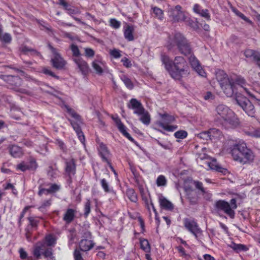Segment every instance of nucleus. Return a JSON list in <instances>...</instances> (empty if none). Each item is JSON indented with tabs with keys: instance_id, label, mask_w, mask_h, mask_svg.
Masks as SVG:
<instances>
[{
	"instance_id": "nucleus-1",
	"label": "nucleus",
	"mask_w": 260,
	"mask_h": 260,
	"mask_svg": "<svg viewBox=\"0 0 260 260\" xmlns=\"http://www.w3.org/2000/svg\"><path fill=\"white\" fill-rule=\"evenodd\" d=\"M216 78L224 93L228 97L232 96L236 92V85H239L243 89L245 93L252 98L255 96L246 84L245 79L241 76H230L222 70H218L216 72Z\"/></svg>"
},
{
	"instance_id": "nucleus-2",
	"label": "nucleus",
	"mask_w": 260,
	"mask_h": 260,
	"mask_svg": "<svg viewBox=\"0 0 260 260\" xmlns=\"http://www.w3.org/2000/svg\"><path fill=\"white\" fill-rule=\"evenodd\" d=\"M228 151L233 159L241 164H250L253 162L255 155L242 140L230 139L227 141Z\"/></svg>"
},
{
	"instance_id": "nucleus-3",
	"label": "nucleus",
	"mask_w": 260,
	"mask_h": 260,
	"mask_svg": "<svg viewBox=\"0 0 260 260\" xmlns=\"http://www.w3.org/2000/svg\"><path fill=\"white\" fill-rule=\"evenodd\" d=\"M214 120L226 128H235L239 123L235 113L223 104L219 105L216 108Z\"/></svg>"
},
{
	"instance_id": "nucleus-4",
	"label": "nucleus",
	"mask_w": 260,
	"mask_h": 260,
	"mask_svg": "<svg viewBox=\"0 0 260 260\" xmlns=\"http://www.w3.org/2000/svg\"><path fill=\"white\" fill-rule=\"evenodd\" d=\"M176 46L181 53L187 55L190 54L191 49L189 43L184 36L180 32H175L168 38L166 46L170 50Z\"/></svg>"
},
{
	"instance_id": "nucleus-5",
	"label": "nucleus",
	"mask_w": 260,
	"mask_h": 260,
	"mask_svg": "<svg viewBox=\"0 0 260 260\" xmlns=\"http://www.w3.org/2000/svg\"><path fill=\"white\" fill-rule=\"evenodd\" d=\"M190 74L188 64L182 56H176L172 62L170 75L175 80L180 81L187 77Z\"/></svg>"
},
{
	"instance_id": "nucleus-6",
	"label": "nucleus",
	"mask_w": 260,
	"mask_h": 260,
	"mask_svg": "<svg viewBox=\"0 0 260 260\" xmlns=\"http://www.w3.org/2000/svg\"><path fill=\"white\" fill-rule=\"evenodd\" d=\"M131 109L134 114L139 117V119L143 124L147 126L150 123L151 115L140 101L136 99H131Z\"/></svg>"
},
{
	"instance_id": "nucleus-7",
	"label": "nucleus",
	"mask_w": 260,
	"mask_h": 260,
	"mask_svg": "<svg viewBox=\"0 0 260 260\" xmlns=\"http://www.w3.org/2000/svg\"><path fill=\"white\" fill-rule=\"evenodd\" d=\"M215 207L217 210L223 211L230 218L233 219L235 217L234 210L237 207L236 199H231L230 203L219 200L216 203Z\"/></svg>"
},
{
	"instance_id": "nucleus-8",
	"label": "nucleus",
	"mask_w": 260,
	"mask_h": 260,
	"mask_svg": "<svg viewBox=\"0 0 260 260\" xmlns=\"http://www.w3.org/2000/svg\"><path fill=\"white\" fill-rule=\"evenodd\" d=\"M185 228L191 233L197 240H199L202 235V230L197 221L192 218H185L183 219Z\"/></svg>"
},
{
	"instance_id": "nucleus-9",
	"label": "nucleus",
	"mask_w": 260,
	"mask_h": 260,
	"mask_svg": "<svg viewBox=\"0 0 260 260\" xmlns=\"http://www.w3.org/2000/svg\"><path fill=\"white\" fill-rule=\"evenodd\" d=\"M159 115L161 120L157 121L156 122V125L168 132H173L177 128V126L170 124L175 120L174 116L166 113L160 114Z\"/></svg>"
},
{
	"instance_id": "nucleus-10",
	"label": "nucleus",
	"mask_w": 260,
	"mask_h": 260,
	"mask_svg": "<svg viewBox=\"0 0 260 260\" xmlns=\"http://www.w3.org/2000/svg\"><path fill=\"white\" fill-rule=\"evenodd\" d=\"M236 101L248 116L254 117V106L248 99L239 94L236 95Z\"/></svg>"
},
{
	"instance_id": "nucleus-11",
	"label": "nucleus",
	"mask_w": 260,
	"mask_h": 260,
	"mask_svg": "<svg viewBox=\"0 0 260 260\" xmlns=\"http://www.w3.org/2000/svg\"><path fill=\"white\" fill-rule=\"evenodd\" d=\"M48 48L53 54V57L51 59L52 66L56 69L61 70L64 68L66 64V61L57 52L56 48L51 45H48Z\"/></svg>"
},
{
	"instance_id": "nucleus-12",
	"label": "nucleus",
	"mask_w": 260,
	"mask_h": 260,
	"mask_svg": "<svg viewBox=\"0 0 260 260\" xmlns=\"http://www.w3.org/2000/svg\"><path fill=\"white\" fill-rule=\"evenodd\" d=\"M168 13L170 19L173 23L183 21L186 19L184 12L181 10V7L179 5L175 6L174 8H171Z\"/></svg>"
},
{
	"instance_id": "nucleus-13",
	"label": "nucleus",
	"mask_w": 260,
	"mask_h": 260,
	"mask_svg": "<svg viewBox=\"0 0 260 260\" xmlns=\"http://www.w3.org/2000/svg\"><path fill=\"white\" fill-rule=\"evenodd\" d=\"M68 120L70 121L73 128L75 131L80 141L83 144L85 145V138L81 128V125L83 123L81 117L80 118V119L79 120L75 119V120H74L71 119H68Z\"/></svg>"
},
{
	"instance_id": "nucleus-14",
	"label": "nucleus",
	"mask_w": 260,
	"mask_h": 260,
	"mask_svg": "<svg viewBox=\"0 0 260 260\" xmlns=\"http://www.w3.org/2000/svg\"><path fill=\"white\" fill-rule=\"evenodd\" d=\"M76 160L73 158L64 159V171L68 178L71 179L76 173Z\"/></svg>"
},
{
	"instance_id": "nucleus-15",
	"label": "nucleus",
	"mask_w": 260,
	"mask_h": 260,
	"mask_svg": "<svg viewBox=\"0 0 260 260\" xmlns=\"http://www.w3.org/2000/svg\"><path fill=\"white\" fill-rule=\"evenodd\" d=\"M189 62L192 68L199 74V75L205 77L206 73L201 67L199 61L193 55H191L189 58Z\"/></svg>"
},
{
	"instance_id": "nucleus-16",
	"label": "nucleus",
	"mask_w": 260,
	"mask_h": 260,
	"mask_svg": "<svg viewBox=\"0 0 260 260\" xmlns=\"http://www.w3.org/2000/svg\"><path fill=\"white\" fill-rule=\"evenodd\" d=\"M77 213V210L76 208H68L63 214L62 220L64 221L66 224H69L72 222L76 218Z\"/></svg>"
},
{
	"instance_id": "nucleus-17",
	"label": "nucleus",
	"mask_w": 260,
	"mask_h": 260,
	"mask_svg": "<svg viewBox=\"0 0 260 260\" xmlns=\"http://www.w3.org/2000/svg\"><path fill=\"white\" fill-rule=\"evenodd\" d=\"M112 119L114 121L119 131L126 138L130 140V134L126 131V126L121 122L119 117L116 115H112Z\"/></svg>"
},
{
	"instance_id": "nucleus-18",
	"label": "nucleus",
	"mask_w": 260,
	"mask_h": 260,
	"mask_svg": "<svg viewBox=\"0 0 260 260\" xmlns=\"http://www.w3.org/2000/svg\"><path fill=\"white\" fill-rule=\"evenodd\" d=\"M96 142L99 143L98 151L102 160L104 162L109 160V157L110 155L109 151L106 145L103 142H100L98 139H96Z\"/></svg>"
},
{
	"instance_id": "nucleus-19",
	"label": "nucleus",
	"mask_w": 260,
	"mask_h": 260,
	"mask_svg": "<svg viewBox=\"0 0 260 260\" xmlns=\"http://www.w3.org/2000/svg\"><path fill=\"white\" fill-rule=\"evenodd\" d=\"M8 149L11 156L14 158H20L24 154L22 148L17 145H9Z\"/></svg>"
},
{
	"instance_id": "nucleus-20",
	"label": "nucleus",
	"mask_w": 260,
	"mask_h": 260,
	"mask_svg": "<svg viewBox=\"0 0 260 260\" xmlns=\"http://www.w3.org/2000/svg\"><path fill=\"white\" fill-rule=\"evenodd\" d=\"M74 61L83 75L85 76L88 74L89 68L86 61L80 57L75 58Z\"/></svg>"
},
{
	"instance_id": "nucleus-21",
	"label": "nucleus",
	"mask_w": 260,
	"mask_h": 260,
	"mask_svg": "<svg viewBox=\"0 0 260 260\" xmlns=\"http://www.w3.org/2000/svg\"><path fill=\"white\" fill-rule=\"evenodd\" d=\"M57 4L62 6L64 9L67 11V13L71 16L79 13L78 9H75L74 7L70 6L65 0H58Z\"/></svg>"
},
{
	"instance_id": "nucleus-22",
	"label": "nucleus",
	"mask_w": 260,
	"mask_h": 260,
	"mask_svg": "<svg viewBox=\"0 0 260 260\" xmlns=\"http://www.w3.org/2000/svg\"><path fill=\"white\" fill-rule=\"evenodd\" d=\"M221 132L219 130L216 128H211L208 132H204L200 134L201 137L210 140L218 137L220 135Z\"/></svg>"
},
{
	"instance_id": "nucleus-23",
	"label": "nucleus",
	"mask_w": 260,
	"mask_h": 260,
	"mask_svg": "<svg viewBox=\"0 0 260 260\" xmlns=\"http://www.w3.org/2000/svg\"><path fill=\"white\" fill-rule=\"evenodd\" d=\"M193 11L194 13L199 14L202 17H204L207 20H210V14L207 9H202L201 6L198 4H195L193 8Z\"/></svg>"
},
{
	"instance_id": "nucleus-24",
	"label": "nucleus",
	"mask_w": 260,
	"mask_h": 260,
	"mask_svg": "<svg viewBox=\"0 0 260 260\" xmlns=\"http://www.w3.org/2000/svg\"><path fill=\"white\" fill-rule=\"evenodd\" d=\"M94 245L92 240L82 239L79 243V247L81 251H87L91 249Z\"/></svg>"
},
{
	"instance_id": "nucleus-25",
	"label": "nucleus",
	"mask_w": 260,
	"mask_h": 260,
	"mask_svg": "<svg viewBox=\"0 0 260 260\" xmlns=\"http://www.w3.org/2000/svg\"><path fill=\"white\" fill-rule=\"evenodd\" d=\"M159 203L160 207L165 210L172 211L174 209L173 204L162 196L159 198Z\"/></svg>"
},
{
	"instance_id": "nucleus-26",
	"label": "nucleus",
	"mask_w": 260,
	"mask_h": 260,
	"mask_svg": "<svg viewBox=\"0 0 260 260\" xmlns=\"http://www.w3.org/2000/svg\"><path fill=\"white\" fill-rule=\"evenodd\" d=\"M228 247L232 248L235 252L238 253L241 251H246L249 248L245 245L242 244H236L233 242L228 245Z\"/></svg>"
},
{
	"instance_id": "nucleus-27",
	"label": "nucleus",
	"mask_w": 260,
	"mask_h": 260,
	"mask_svg": "<svg viewBox=\"0 0 260 260\" xmlns=\"http://www.w3.org/2000/svg\"><path fill=\"white\" fill-rule=\"evenodd\" d=\"M207 166L212 170H216L219 172L224 173L226 170L220 167L215 159H213L211 161L207 162Z\"/></svg>"
},
{
	"instance_id": "nucleus-28",
	"label": "nucleus",
	"mask_w": 260,
	"mask_h": 260,
	"mask_svg": "<svg viewBox=\"0 0 260 260\" xmlns=\"http://www.w3.org/2000/svg\"><path fill=\"white\" fill-rule=\"evenodd\" d=\"M161 60L162 64L165 66V69L170 73L172 68V61L170 60L169 57L165 54H161Z\"/></svg>"
},
{
	"instance_id": "nucleus-29",
	"label": "nucleus",
	"mask_w": 260,
	"mask_h": 260,
	"mask_svg": "<svg viewBox=\"0 0 260 260\" xmlns=\"http://www.w3.org/2000/svg\"><path fill=\"white\" fill-rule=\"evenodd\" d=\"M5 80H7L9 84L17 86L21 83V79L18 76H7L5 77Z\"/></svg>"
},
{
	"instance_id": "nucleus-30",
	"label": "nucleus",
	"mask_w": 260,
	"mask_h": 260,
	"mask_svg": "<svg viewBox=\"0 0 260 260\" xmlns=\"http://www.w3.org/2000/svg\"><path fill=\"white\" fill-rule=\"evenodd\" d=\"M131 218H133L137 221L138 225L140 228V233H143L145 231L144 222L142 217L138 213H136L135 215H131Z\"/></svg>"
},
{
	"instance_id": "nucleus-31",
	"label": "nucleus",
	"mask_w": 260,
	"mask_h": 260,
	"mask_svg": "<svg viewBox=\"0 0 260 260\" xmlns=\"http://www.w3.org/2000/svg\"><path fill=\"white\" fill-rule=\"evenodd\" d=\"M47 176L50 180H53L58 176V170L52 166H49L47 171Z\"/></svg>"
},
{
	"instance_id": "nucleus-32",
	"label": "nucleus",
	"mask_w": 260,
	"mask_h": 260,
	"mask_svg": "<svg viewBox=\"0 0 260 260\" xmlns=\"http://www.w3.org/2000/svg\"><path fill=\"white\" fill-rule=\"evenodd\" d=\"M42 254L46 260H56V257L53 254V250L51 248H46Z\"/></svg>"
},
{
	"instance_id": "nucleus-33",
	"label": "nucleus",
	"mask_w": 260,
	"mask_h": 260,
	"mask_svg": "<svg viewBox=\"0 0 260 260\" xmlns=\"http://www.w3.org/2000/svg\"><path fill=\"white\" fill-rule=\"evenodd\" d=\"M91 202L90 199H86V202L84 205V216L87 218L91 212Z\"/></svg>"
},
{
	"instance_id": "nucleus-34",
	"label": "nucleus",
	"mask_w": 260,
	"mask_h": 260,
	"mask_svg": "<svg viewBox=\"0 0 260 260\" xmlns=\"http://www.w3.org/2000/svg\"><path fill=\"white\" fill-rule=\"evenodd\" d=\"M102 62L99 60H95L92 63V67L99 75H101L103 73V70L102 67Z\"/></svg>"
},
{
	"instance_id": "nucleus-35",
	"label": "nucleus",
	"mask_w": 260,
	"mask_h": 260,
	"mask_svg": "<svg viewBox=\"0 0 260 260\" xmlns=\"http://www.w3.org/2000/svg\"><path fill=\"white\" fill-rule=\"evenodd\" d=\"M43 245L41 243H38L34 247L33 251V254L34 256L38 259L40 257L41 254H42V250Z\"/></svg>"
},
{
	"instance_id": "nucleus-36",
	"label": "nucleus",
	"mask_w": 260,
	"mask_h": 260,
	"mask_svg": "<svg viewBox=\"0 0 260 260\" xmlns=\"http://www.w3.org/2000/svg\"><path fill=\"white\" fill-rule=\"evenodd\" d=\"M40 218H41L38 217H29L27 218L29 222V225L31 226V228H35V229H37L38 224L40 222Z\"/></svg>"
},
{
	"instance_id": "nucleus-37",
	"label": "nucleus",
	"mask_w": 260,
	"mask_h": 260,
	"mask_svg": "<svg viewBox=\"0 0 260 260\" xmlns=\"http://www.w3.org/2000/svg\"><path fill=\"white\" fill-rule=\"evenodd\" d=\"M232 11L237 16L239 17L246 22L248 23L251 25L253 24V22H252V21H251L249 18L246 17L243 14L240 12L237 9L233 8Z\"/></svg>"
},
{
	"instance_id": "nucleus-38",
	"label": "nucleus",
	"mask_w": 260,
	"mask_h": 260,
	"mask_svg": "<svg viewBox=\"0 0 260 260\" xmlns=\"http://www.w3.org/2000/svg\"><path fill=\"white\" fill-rule=\"evenodd\" d=\"M141 248L146 252H150V246L148 241L146 239L140 240Z\"/></svg>"
},
{
	"instance_id": "nucleus-39",
	"label": "nucleus",
	"mask_w": 260,
	"mask_h": 260,
	"mask_svg": "<svg viewBox=\"0 0 260 260\" xmlns=\"http://www.w3.org/2000/svg\"><path fill=\"white\" fill-rule=\"evenodd\" d=\"M167 180L165 176L162 175H159L156 180V183L157 186H165L167 185Z\"/></svg>"
},
{
	"instance_id": "nucleus-40",
	"label": "nucleus",
	"mask_w": 260,
	"mask_h": 260,
	"mask_svg": "<svg viewBox=\"0 0 260 260\" xmlns=\"http://www.w3.org/2000/svg\"><path fill=\"white\" fill-rule=\"evenodd\" d=\"M154 16L159 20H162L164 17V13L160 8L154 7L152 8Z\"/></svg>"
},
{
	"instance_id": "nucleus-41",
	"label": "nucleus",
	"mask_w": 260,
	"mask_h": 260,
	"mask_svg": "<svg viewBox=\"0 0 260 260\" xmlns=\"http://www.w3.org/2000/svg\"><path fill=\"white\" fill-rule=\"evenodd\" d=\"M65 107L67 112L75 119H80L81 116L73 109L71 108L69 106L66 105Z\"/></svg>"
},
{
	"instance_id": "nucleus-42",
	"label": "nucleus",
	"mask_w": 260,
	"mask_h": 260,
	"mask_svg": "<svg viewBox=\"0 0 260 260\" xmlns=\"http://www.w3.org/2000/svg\"><path fill=\"white\" fill-rule=\"evenodd\" d=\"M109 25L114 29H118L120 27L121 22L115 18H111L109 20Z\"/></svg>"
},
{
	"instance_id": "nucleus-43",
	"label": "nucleus",
	"mask_w": 260,
	"mask_h": 260,
	"mask_svg": "<svg viewBox=\"0 0 260 260\" xmlns=\"http://www.w3.org/2000/svg\"><path fill=\"white\" fill-rule=\"evenodd\" d=\"M31 207L30 206H25L23 210L22 211L21 213H20V215L19 217L18 221V226H21L22 225V219L24 217L26 212L28 210V209Z\"/></svg>"
},
{
	"instance_id": "nucleus-44",
	"label": "nucleus",
	"mask_w": 260,
	"mask_h": 260,
	"mask_svg": "<svg viewBox=\"0 0 260 260\" xmlns=\"http://www.w3.org/2000/svg\"><path fill=\"white\" fill-rule=\"evenodd\" d=\"M60 185L56 183H53L50 184V186L48 189L50 194H52L58 191L60 189Z\"/></svg>"
},
{
	"instance_id": "nucleus-45",
	"label": "nucleus",
	"mask_w": 260,
	"mask_h": 260,
	"mask_svg": "<svg viewBox=\"0 0 260 260\" xmlns=\"http://www.w3.org/2000/svg\"><path fill=\"white\" fill-rule=\"evenodd\" d=\"M0 40L5 43H10L12 41V37L8 33L3 34L0 36Z\"/></svg>"
},
{
	"instance_id": "nucleus-46",
	"label": "nucleus",
	"mask_w": 260,
	"mask_h": 260,
	"mask_svg": "<svg viewBox=\"0 0 260 260\" xmlns=\"http://www.w3.org/2000/svg\"><path fill=\"white\" fill-rule=\"evenodd\" d=\"M27 164L28 170H35L38 167V164L34 158H31Z\"/></svg>"
},
{
	"instance_id": "nucleus-47",
	"label": "nucleus",
	"mask_w": 260,
	"mask_h": 260,
	"mask_svg": "<svg viewBox=\"0 0 260 260\" xmlns=\"http://www.w3.org/2000/svg\"><path fill=\"white\" fill-rule=\"evenodd\" d=\"M245 134L255 138L260 137V130L259 129H254L253 131H245Z\"/></svg>"
},
{
	"instance_id": "nucleus-48",
	"label": "nucleus",
	"mask_w": 260,
	"mask_h": 260,
	"mask_svg": "<svg viewBox=\"0 0 260 260\" xmlns=\"http://www.w3.org/2000/svg\"><path fill=\"white\" fill-rule=\"evenodd\" d=\"M70 49L72 51L73 55L75 57H79L80 55V51L76 45L72 44Z\"/></svg>"
},
{
	"instance_id": "nucleus-49",
	"label": "nucleus",
	"mask_w": 260,
	"mask_h": 260,
	"mask_svg": "<svg viewBox=\"0 0 260 260\" xmlns=\"http://www.w3.org/2000/svg\"><path fill=\"white\" fill-rule=\"evenodd\" d=\"M187 136V133L185 131H178L175 133L174 136L178 139H184Z\"/></svg>"
},
{
	"instance_id": "nucleus-50",
	"label": "nucleus",
	"mask_w": 260,
	"mask_h": 260,
	"mask_svg": "<svg viewBox=\"0 0 260 260\" xmlns=\"http://www.w3.org/2000/svg\"><path fill=\"white\" fill-rule=\"evenodd\" d=\"M42 73L43 74L50 76L51 77H53L55 78V79H58L59 78V76L56 75L53 72H52L50 70L46 68H44L42 70Z\"/></svg>"
},
{
	"instance_id": "nucleus-51",
	"label": "nucleus",
	"mask_w": 260,
	"mask_h": 260,
	"mask_svg": "<svg viewBox=\"0 0 260 260\" xmlns=\"http://www.w3.org/2000/svg\"><path fill=\"white\" fill-rule=\"evenodd\" d=\"M55 144H57L63 152L67 151V147L64 143L60 139H57L55 140Z\"/></svg>"
},
{
	"instance_id": "nucleus-52",
	"label": "nucleus",
	"mask_w": 260,
	"mask_h": 260,
	"mask_svg": "<svg viewBox=\"0 0 260 260\" xmlns=\"http://www.w3.org/2000/svg\"><path fill=\"white\" fill-rule=\"evenodd\" d=\"M45 240L46 244L48 246H52L55 243V240L51 235L47 236L45 237Z\"/></svg>"
},
{
	"instance_id": "nucleus-53",
	"label": "nucleus",
	"mask_w": 260,
	"mask_h": 260,
	"mask_svg": "<svg viewBox=\"0 0 260 260\" xmlns=\"http://www.w3.org/2000/svg\"><path fill=\"white\" fill-rule=\"evenodd\" d=\"M18 253H19L20 258L21 259L24 260L27 258L28 253L23 248H20L18 250Z\"/></svg>"
},
{
	"instance_id": "nucleus-54",
	"label": "nucleus",
	"mask_w": 260,
	"mask_h": 260,
	"mask_svg": "<svg viewBox=\"0 0 260 260\" xmlns=\"http://www.w3.org/2000/svg\"><path fill=\"white\" fill-rule=\"evenodd\" d=\"M16 170H20L22 172H25L28 170L27 164L24 161H22L21 163L18 164L16 167Z\"/></svg>"
},
{
	"instance_id": "nucleus-55",
	"label": "nucleus",
	"mask_w": 260,
	"mask_h": 260,
	"mask_svg": "<svg viewBox=\"0 0 260 260\" xmlns=\"http://www.w3.org/2000/svg\"><path fill=\"white\" fill-rule=\"evenodd\" d=\"M101 186L106 192H110V189L109 187V184L105 179H102L101 180Z\"/></svg>"
},
{
	"instance_id": "nucleus-56",
	"label": "nucleus",
	"mask_w": 260,
	"mask_h": 260,
	"mask_svg": "<svg viewBox=\"0 0 260 260\" xmlns=\"http://www.w3.org/2000/svg\"><path fill=\"white\" fill-rule=\"evenodd\" d=\"M38 188L39 191L38 192V194L40 197L42 196L43 194L48 195L50 194L48 188H43L41 185L39 186Z\"/></svg>"
},
{
	"instance_id": "nucleus-57",
	"label": "nucleus",
	"mask_w": 260,
	"mask_h": 260,
	"mask_svg": "<svg viewBox=\"0 0 260 260\" xmlns=\"http://www.w3.org/2000/svg\"><path fill=\"white\" fill-rule=\"evenodd\" d=\"M110 54L115 58H118L121 56L120 51L116 49L111 50L110 52Z\"/></svg>"
},
{
	"instance_id": "nucleus-58",
	"label": "nucleus",
	"mask_w": 260,
	"mask_h": 260,
	"mask_svg": "<svg viewBox=\"0 0 260 260\" xmlns=\"http://www.w3.org/2000/svg\"><path fill=\"white\" fill-rule=\"evenodd\" d=\"M52 200L51 199L47 200L44 201L41 204V205L39 207V210H41L43 209H45L46 207H49L51 204Z\"/></svg>"
},
{
	"instance_id": "nucleus-59",
	"label": "nucleus",
	"mask_w": 260,
	"mask_h": 260,
	"mask_svg": "<svg viewBox=\"0 0 260 260\" xmlns=\"http://www.w3.org/2000/svg\"><path fill=\"white\" fill-rule=\"evenodd\" d=\"M85 55L87 57H92L94 56L95 52L92 49L89 48H85Z\"/></svg>"
},
{
	"instance_id": "nucleus-60",
	"label": "nucleus",
	"mask_w": 260,
	"mask_h": 260,
	"mask_svg": "<svg viewBox=\"0 0 260 260\" xmlns=\"http://www.w3.org/2000/svg\"><path fill=\"white\" fill-rule=\"evenodd\" d=\"M193 184L197 189L200 190L202 192H205V190L203 186V183L201 182L193 181Z\"/></svg>"
},
{
	"instance_id": "nucleus-61",
	"label": "nucleus",
	"mask_w": 260,
	"mask_h": 260,
	"mask_svg": "<svg viewBox=\"0 0 260 260\" xmlns=\"http://www.w3.org/2000/svg\"><path fill=\"white\" fill-rule=\"evenodd\" d=\"M121 79L123 81L126 86L130 88V79L127 77L125 75H122L120 77Z\"/></svg>"
},
{
	"instance_id": "nucleus-62",
	"label": "nucleus",
	"mask_w": 260,
	"mask_h": 260,
	"mask_svg": "<svg viewBox=\"0 0 260 260\" xmlns=\"http://www.w3.org/2000/svg\"><path fill=\"white\" fill-rule=\"evenodd\" d=\"M177 249L178 250V251L180 253V255L181 256L186 257L188 256V255L186 253L185 249L182 246H178L177 247Z\"/></svg>"
},
{
	"instance_id": "nucleus-63",
	"label": "nucleus",
	"mask_w": 260,
	"mask_h": 260,
	"mask_svg": "<svg viewBox=\"0 0 260 260\" xmlns=\"http://www.w3.org/2000/svg\"><path fill=\"white\" fill-rule=\"evenodd\" d=\"M254 51L255 50L252 49H247L244 51V55L247 58H251L253 55V53H254Z\"/></svg>"
},
{
	"instance_id": "nucleus-64",
	"label": "nucleus",
	"mask_w": 260,
	"mask_h": 260,
	"mask_svg": "<svg viewBox=\"0 0 260 260\" xmlns=\"http://www.w3.org/2000/svg\"><path fill=\"white\" fill-rule=\"evenodd\" d=\"M75 260H82L81 254L79 250L75 249L74 252Z\"/></svg>"
}]
</instances>
